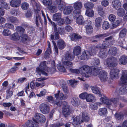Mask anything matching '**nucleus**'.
Masks as SVG:
<instances>
[{
    "instance_id": "obj_1",
    "label": "nucleus",
    "mask_w": 127,
    "mask_h": 127,
    "mask_svg": "<svg viewBox=\"0 0 127 127\" xmlns=\"http://www.w3.org/2000/svg\"><path fill=\"white\" fill-rule=\"evenodd\" d=\"M107 66L111 69L110 72V76L112 79L117 78L118 77L119 71L117 69H113L117 65V59L114 57L108 58L106 59Z\"/></svg>"
},
{
    "instance_id": "obj_2",
    "label": "nucleus",
    "mask_w": 127,
    "mask_h": 127,
    "mask_svg": "<svg viewBox=\"0 0 127 127\" xmlns=\"http://www.w3.org/2000/svg\"><path fill=\"white\" fill-rule=\"evenodd\" d=\"M100 100L104 104L107 105H110L112 102L114 105L117 106L119 102V99L117 98H114L111 99H109L107 98H101Z\"/></svg>"
},
{
    "instance_id": "obj_3",
    "label": "nucleus",
    "mask_w": 127,
    "mask_h": 127,
    "mask_svg": "<svg viewBox=\"0 0 127 127\" xmlns=\"http://www.w3.org/2000/svg\"><path fill=\"white\" fill-rule=\"evenodd\" d=\"M47 68L46 65V61H43L40 63V68L38 67L36 68V71L39 75H40L41 73L45 76H47V74L43 70L46 71Z\"/></svg>"
},
{
    "instance_id": "obj_4",
    "label": "nucleus",
    "mask_w": 127,
    "mask_h": 127,
    "mask_svg": "<svg viewBox=\"0 0 127 127\" xmlns=\"http://www.w3.org/2000/svg\"><path fill=\"white\" fill-rule=\"evenodd\" d=\"M109 35V34L108 33L97 34L95 36L90 37V40L93 42H96L104 37H107Z\"/></svg>"
},
{
    "instance_id": "obj_5",
    "label": "nucleus",
    "mask_w": 127,
    "mask_h": 127,
    "mask_svg": "<svg viewBox=\"0 0 127 127\" xmlns=\"http://www.w3.org/2000/svg\"><path fill=\"white\" fill-rule=\"evenodd\" d=\"M92 71L91 68L88 65H85L83 66L80 68V73L85 75L86 77H88L89 75H87L90 74Z\"/></svg>"
},
{
    "instance_id": "obj_6",
    "label": "nucleus",
    "mask_w": 127,
    "mask_h": 127,
    "mask_svg": "<svg viewBox=\"0 0 127 127\" xmlns=\"http://www.w3.org/2000/svg\"><path fill=\"white\" fill-rule=\"evenodd\" d=\"M39 108L41 112L44 114L48 113L50 110V107L48 105L43 103L40 105Z\"/></svg>"
},
{
    "instance_id": "obj_7",
    "label": "nucleus",
    "mask_w": 127,
    "mask_h": 127,
    "mask_svg": "<svg viewBox=\"0 0 127 127\" xmlns=\"http://www.w3.org/2000/svg\"><path fill=\"white\" fill-rule=\"evenodd\" d=\"M113 37L110 36L105 38V40L103 42L102 44V48L104 49L106 48L110 45L112 44Z\"/></svg>"
},
{
    "instance_id": "obj_8",
    "label": "nucleus",
    "mask_w": 127,
    "mask_h": 127,
    "mask_svg": "<svg viewBox=\"0 0 127 127\" xmlns=\"http://www.w3.org/2000/svg\"><path fill=\"white\" fill-rule=\"evenodd\" d=\"M34 117L35 120H33L34 122L36 123H37L38 122L40 123H43L45 122L46 119L45 116L43 115L38 113H36L34 115Z\"/></svg>"
},
{
    "instance_id": "obj_9",
    "label": "nucleus",
    "mask_w": 127,
    "mask_h": 127,
    "mask_svg": "<svg viewBox=\"0 0 127 127\" xmlns=\"http://www.w3.org/2000/svg\"><path fill=\"white\" fill-rule=\"evenodd\" d=\"M35 10V15L34 17L35 22L36 26L37 27H39V22H40L41 24L42 23V21L40 16V15L41 14L40 12V10L39 11H38L37 10Z\"/></svg>"
},
{
    "instance_id": "obj_10",
    "label": "nucleus",
    "mask_w": 127,
    "mask_h": 127,
    "mask_svg": "<svg viewBox=\"0 0 127 127\" xmlns=\"http://www.w3.org/2000/svg\"><path fill=\"white\" fill-rule=\"evenodd\" d=\"M90 52L87 51H84L80 56L78 57L79 59L84 60L85 59H88L90 56Z\"/></svg>"
},
{
    "instance_id": "obj_11",
    "label": "nucleus",
    "mask_w": 127,
    "mask_h": 127,
    "mask_svg": "<svg viewBox=\"0 0 127 127\" xmlns=\"http://www.w3.org/2000/svg\"><path fill=\"white\" fill-rule=\"evenodd\" d=\"M98 76L100 79L102 81H106L107 79V73L104 71H100L99 74Z\"/></svg>"
},
{
    "instance_id": "obj_12",
    "label": "nucleus",
    "mask_w": 127,
    "mask_h": 127,
    "mask_svg": "<svg viewBox=\"0 0 127 127\" xmlns=\"http://www.w3.org/2000/svg\"><path fill=\"white\" fill-rule=\"evenodd\" d=\"M57 93L55 95V97L56 98V99L58 100L59 97L61 99L65 100L67 98L68 96L67 95H64L62 93H60V91H58Z\"/></svg>"
},
{
    "instance_id": "obj_13",
    "label": "nucleus",
    "mask_w": 127,
    "mask_h": 127,
    "mask_svg": "<svg viewBox=\"0 0 127 127\" xmlns=\"http://www.w3.org/2000/svg\"><path fill=\"white\" fill-rule=\"evenodd\" d=\"M121 80L123 84H127V71L123 70Z\"/></svg>"
},
{
    "instance_id": "obj_14",
    "label": "nucleus",
    "mask_w": 127,
    "mask_h": 127,
    "mask_svg": "<svg viewBox=\"0 0 127 127\" xmlns=\"http://www.w3.org/2000/svg\"><path fill=\"white\" fill-rule=\"evenodd\" d=\"M26 125L27 127H38V125L33 120H29L26 123Z\"/></svg>"
},
{
    "instance_id": "obj_15",
    "label": "nucleus",
    "mask_w": 127,
    "mask_h": 127,
    "mask_svg": "<svg viewBox=\"0 0 127 127\" xmlns=\"http://www.w3.org/2000/svg\"><path fill=\"white\" fill-rule=\"evenodd\" d=\"M21 3L20 0H12L10 2L11 6L14 7H19Z\"/></svg>"
},
{
    "instance_id": "obj_16",
    "label": "nucleus",
    "mask_w": 127,
    "mask_h": 127,
    "mask_svg": "<svg viewBox=\"0 0 127 127\" xmlns=\"http://www.w3.org/2000/svg\"><path fill=\"white\" fill-rule=\"evenodd\" d=\"M112 4L113 8L116 9H119L121 7V3L119 0L113 1Z\"/></svg>"
},
{
    "instance_id": "obj_17",
    "label": "nucleus",
    "mask_w": 127,
    "mask_h": 127,
    "mask_svg": "<svg viewBox=\"0 0 127 127\" xmlns=\"http://www.w3.org/2000/svg\"><path fill=\"white\" fill-rule=\"evenodd\" d=\"M56 3L58 5V8L60 10L62 11L65 7L64 3L61 0H56Z\"/></svg>"
},
{
    "instance_id": "obj_18",
    "label": "nucleus",
    "mask_w": 127,
    "mask_h": 127,
    "mask_svg": "<svg viewBox=\"0 0 127 127\" xmlns=\"http://www.w3.org/2000/svg\"><path fill=\"white\" fill-rule=\"evenodd\" d=\"M56 104L59 106H61V105H63V108H66L70 107L68 105V103L65 101H57V102H55Z\"/></svg>"
},
{
    "instance_id": "obj_19",
    "label": "nucleus",
    "mask_w": 127,
    "mask_h": 127,
    "mask_svg": "<svg viewBox=\"0 0 127 127\" xmlns=\"http://www.w3.org/2000/svg\"><path fill=\"white\" fill-rule=\"evenodd\" d=\"M71 40L73 41H77L82 38V37L77 34L74 33H72L70 36Z\"/></svg>"
},
{
    "instance_id": "obj_20",
    "label": "nucleus",
    "mask_w": 127,
    "mask_h": 127,
    "mask_svg": "<svg viewBox=\"0 0 127 127\" xmlns=\"http://www.w3.org/2000/svg\"><path fill=\"white\" fill-rule=\"evenodd\" d=\"M71 111L70 107L62 109L63 114L65 117H67L70 115L71 113Z\"/></svg>"
},
{
    "instance_id": "obj_21",
    "label": "nucleus",
    "mask_w": 127,
    "mask_h": 127,
    "mask_svg": "<svg viewBox=\"0 0 127 127\" xmlns=\"http://www.w3.org/2000/svg\"><path fill=\"white\" fill-rule=\"evenodd\" d=\"M127 93V85L122 86L119 89L118 91L119 95H124Z\"/></svg>"
},
{
    "instance_id": "obj_22",
    "label": "nucleus",
    "mask_w": 127,
    "mask_h": 127,
    "mask_svg": "<svg viewBox=\"0 0 127 127\" xmlns=\"http://www.w3.org/2000/svg\"><path fill=\"white\" fill-rule=\"evenodd\" d=\"M72 119L74 123L76 125L80 124L83 122L82 117L80 116H77L72 118Z\"/></svg>"
},
{
    "instance_id": "obj_23",
    "label": "nucleus",
    "mask_w": 127,
    "mask_h": 127,
    "mask_svg": "<svg viewBox=\"0 0 127 127\" xmlns=\"http://www.w3.org/2000/svg\"><path fill=\"white\" fill-rule=\"evenodd\" d=\"M52 68L48 67L47 71L50 74H53L55 72L56 70L55 68V65L54 61H53L51 64Z\"/></svg>"
},
{
    "instance_id": "obj_24",
    "label": "nucleus",
    "mask_w": 127,
    "mask_h": 127,
    "mask_svg": "<svg viewBox=\"0 0 127 127\" xmlns=\"http://www.w3.org/2000/svg\"><path fill=\"white\" fill-rule=\"evenodd\" d=\"M127 32V29L125 28L121 29L119 33V38H122L125 37L126 34Z\"/></svg>"
},
{
    "instance_id": "obj_25",
    "label": "nucleus",
    "mask_w": 127,
    "mask_h": 127,
    "mask_svg": "<svg viewBox=\"0 0 127 127\" xmlns=\"http://www.w3.org/2000/svg\"><path fill=\"white\" fill-rule=\"evenodd\" d=\"M117 52V48L114 47H112L109 49L108 54L111 56H114L116 55Z\"/></svg>"
},
{
    "instance_id": "obj_26",
    "label": "nucleus",
    "mask_w": 127,
    "mask_h": 127,
    "mask_svg": "<svg viewBox=\"0 0 127 127\" xmlns=\"http://www.w3.org/2000/svg\"><path fill=\"white\" fill-rule=\"evenodd\" d=\"M72 104L75 106H78L80 104V101L78 98H73L71 100Z\"/></svg>"
},
{
    "instance_id": "obj_27",
    "label": "nucleus",
    "mask_w": 127,
    "mask_h": 127,
    "mask_svg": "<svg viewBox=\"0 0 127 127\" xmlns=\"http://www.w3.org/2000/svg\"><path fill=\"white\" fill-rule=\"evenodd\" d=\"M107 51L104 49H101L99 54V57L102 59L105 58L107 57Z\"/></svg>"
},
{
    "instance_id": "obj_28",
    "label": "nucleus",
    "mask_w": 127,
    "mask_h": 127,
    "mask_svg": "<svg viewBox=\"0 0 127 127\" xmlns=\"http://www.w3.org/2000/svg\"><path fill=\"white\" fill-rule=\"evenodd\" d=\"M102 69V67L101 66L100 67L95 66L94 68L91 72H92L94 76H97L98 74H99V71H100V70Z\"/></svg>"
},
{
    "instance_id": "obj_29",
    "label": "nucleus",
    "mask_w": 127,
    "mask_h": 127,
    "mask_svg": "<svg viewBox=\"0 0 127 127\" xmlns=\"http://www.w3.org/2000/svg\"><path fill=\"white\" fill-rule=\"evenodd\" d=\"M115 116L117 120L121 121L123 120L124 115L122 112L116 113L115 114Z\"/></svg>"
},
{
    "instance_id": "obj_30",
    "label": "nucleus",
    "mask_w": 127,
    "mask_h": 127,
    "mask_svg": "<svg viewBox=\"0 0 127 127\" xmlns=\"http://www.w3.org/2000/svg\"><path fill=\"white\" fill-rule=\"evenodd\" d=\"M7 20L8 21L16 25L18 24L19 22L18 19L17 18L14 16L8 17L7 18Z\"/></svg>"
},
{
    "instance_id": "obj_31",
    "label": "nucleus",
    "mask_w": 127,
    "mask_h": 127,
    "mask_svg": "<svg viewBox=\"0 0 127 127\" xmlns=\"http://www.w3.org/2000/svg\"><path fill=\"white\" fill-rule=\"evenodd\" d=\"M73 52L74 55H78L81 52V48L79 46H76L74 47Z\"/></svg>"
},
{
    "instance_id": "obj_32",
    "label": "nucleus",
    "mask_w": 127,
    "mask_h": 127,
    "mask_svg": "<svg viewBox=\"0 0 127 127\" xmlns=\"http://www.w3.org/2000/svg\"><path fill=\"white\" fill-rule=\"evenodd\" d=\"M57 46L59 49L62 50L64 48L65 45L64 41L63 40L60 39L58 42Z\"/></svg>"
},
{
    "instance_id": "obj_33",
    "label": "nucleus",
    "mask_w": 127,
    "mask_h": 127,
    "mask_svg": "<svg viewBox=\"0 0 127 127\" xmlns=\"http://www.w3.org/2000/svg\"><path fill=\"white\" fill-rule=\"evenodd\" d=\"M73 9V7L71 6H69L66 7L64 9L63 13L65 14H68L71 13Z\"/></svg>"
},
{
    "instance_id": "obj_34",
    "label": "nucleus",
    "mask_w": 127,
    "mask_h": 127,
    "mask_svg": "<svg viewBox=\"0 0 127 127\" xmlns=\"http://www.w3.org/2000/svg\"><path fill=\"white\" fill-rule=\"evenodd\" d=\"M74 57V56L72 55V53L69 52H67L65 55L64 58L66 60L72 61Z\"/></svg>"
},
{
    "instance_id": "obj_35",
    "label": "nucleus",
    "mask_w": 127,
    "mask_h": 127,
    "mask_svg": "<svg viewBox=\"0 0 127 127\" xmlns=\"http://www.w3.org/2000/svg\"><path fill=\"white\" fill-rule=\"evenodd\" d=\"M120 64L125 65L127 63V57L123 56L121 57L119 60Z\"/></svg>"
},
{
    "instance_id": "obj_36",
    "label": "nucleus",
    "mask_w": 127,
    "mask_h": 127,
    "mask_svg": "<svg viewBox=\"0 0 127 127\" xmlns=\"http://www.w3.org/2000/svg\"><path fill=\"white\" fill-rule=\"evenodd\" d=\"M107 112V110L106 108H100L99 109L98 114L101 116L105 115Z\"/></svg>"
},
{
    "instance_id": "obj_37",
    "label": "nucleus",
    "mask_w": 127,
    "mask_h": 127,
    "mask_svg": "<svg viewBox=\"0 0 127 127\" xmlns=\"http://www.w3.org/2000/svg\"><path fill=\"white\" fill-rule=\"evenodd\" d=\"M82 3L81 2H77L74 3L73 6L76 10H79L82 8Z\"/></svg>"
},
{
    "instance_id": "obj_38",
    "label": "nucleus",
    "mask_w": 127,
    "mask_h": 127,
    "mask_svg": "<svg viewBox=\"0 0 127 127\" xmlns=\"http://www.w3.org/2000/svg\"><path fill=\"white\" fill-rule=\"evenodd\" d=\"M54 30V35L51 34V39H59V35L57 31V28L56 30Z\"/></svg>"
},
{
    "instance_id": "obj_39",
    "label": "nucleus",
    "mask_w": 127,
    "mask_h": 127,
    "mask_svg": "<svg viewBox=\"0 0 127 127\" xmlns=\"http://www.w3.org/2000/svg\"><path fill=\"white\" fill-rule=\"evenodd\" d=\"M91 88L93 93L95 94H99V96L101 95V94L99 91V88L92 86L91 87Z\"/></svg>"
},
{
    "instance_id": "obj_40",
    "label": "nucleus",
    "mask_w": 127,
    "mask_h": 127,
    "mask_svg": "<svg viewBox=\"0 0 127 127\" xmlns=\"http://www.w3.org/2000/svg\"><path fill=\"white\" fill-rule=\"evenodd\" d=\"M63 64L66 68L72 67L73 66L72 62L70 61H64L63 63Z\"/></svg>"
},
{
    "instance_id": "obj_41",
    "label": "nucleus",
    "mask_w": 127,
    "mask_h": 127,
    "mask_svg": "<svg viewBox=\"0 0 127 127\" xmlns=\"http://www.w3.org/2000/svg\"><path fill=\"white\" fill-rule=\"evenodd\" d=\"M82 118L83 120L85 122H87L89 121V117L87 113L84 112L82 114Z\"/></svg>"
},
{
    "instance_id": "obj_42",
    "label": "nucleus",
    "mask_w": 127,
    "mask_h": 127,
    "mask_svg": "<svg viewBox=\"0 0 127 127\" xmlns=\"http://www.w3.org/2000/svg\"><path fill=\"white\" fill-rule=\"evenodd\" d=\"M94 6V4L92 2H88L84 4V6L85 8L92 9Z\"/></svg>"
},
{
    "instance_id": "obj_43",
    "label": "nucleus",
    "mask_w": 127,
    "mask_h": 127,
    "mask_svg": "<svg viewBox=\"0 0 127 127\" xmlns=\"http://www.w3.org/2000/svg\"><path fill=\"white\" fill-rule=\"evenodd\" d=\"M97 10L98 14L100 16H103L105 14L104 10L102 6H98Z\"/></svg>"
},
{
    "instance_id": "obj_44",
    "label": "nucleus",
    "mask_w": 127,
    "mask_h": 127,
    "mask_svg": "<svg viewBox=\"0 0 127 127\" xmlns=\"http://www.w3.org/2000/svg\"><path fill=\"white\" fill-rule=\"evenodd\" d=\"M30 0L34 6V9L39 11L40 9V5L35 2V0Z\"/></svg>"
},
{
    "instance_id": "obj_45",
    "label": "nucleus",
    "mask_w": 127,
    "mask_h": 127,
    "mask_svg": "<svg viewBox=\"0 0 127 127\" xmlns=\"http://www.w3.org/2000/svg\"><path fill=\"white\" fill-rule=\"evenodd\" d=\"M102 20L100 17H98L96 18L95 21V26L98 27H100L101 25Z\"/></svg>"
},
{
    "instance_id": "obj_46",
    "label": "nucleus",
    "mask_w": 127,
    "mask_h": 127,
    "mask_svg": "<svg viewBox=\"0 0 127 127\" xmlns=\"http://www.w3.org/2000/svg\"><path fill=\"white\" fill-rule=\"evenodd\" d=\"M125 11L124 9L122 8H120L118 9L117 13L119 17H123L125 14Z\"/></svg>"
},
{
    "instance_id": "obj_47",
    "label": "nucleus",
    "mask_w": 127,
    "mask_h": 127,
    "mask_svg": "<svg viewBox=\"0 0 127 127\" xmlns=\"http://www.w3.org/2000/svg\"><path fill=\"white\" fill-rule=\"evenodd\" d=\"M86 15L89 17H92L94 15V12L92 9H87L86 11Z\"/></svg>"
},
{
    "instance_id": "obj_48",
    "label": "nucleus",
    "mask_w": 127,
    "mask_h": 127,
    "mask_svg": "<svg viewBox=\"0 0 127 127\" xmlns=\"http://www.w3.org/2000/svg\"><path fill=\"white\" fill-rule=\"evenodd\" d=\"M61 18V14L60 13H56L53 15V20L55 21H58Z\"/></svg>"
},
{
    "instance_id": "obj_49",
    "label": "nucleus",
    "mask_w": 127,
    "mask_h": 127,
    "mask_svg": "<svg viewBox=\"0 0 127 127\" xmlns=\"http://www.w3.org/2000/svg\"><path fill=\"white\" fill-rule=\"evenodd\" d=\"M86 32L88 34H90L92 33L93 31V26H85Z\"/></svg>"
},
{
    "instance_id": "obj_50",
    "label": "nucleus",
    "mask_w": 127,
    "mask_h": 127,
    "mask_svg": "<svg viewBox=\"0 0 127 127\" xmlns=\"http://www.w3.org/2000/svg\"><path fill=\"white\" fill-rule=\"evenodd\" d=\"M95 97L93 95L91 94H89L87 95L86 98L87 101L88 102H92L93 100L94 99Z\"/></svg>"
},
{
    "instance_id": "obj_51",
    "label": "nucleus",
    "mask_w": 127,
    "mask_h": 127,
    "mask_svg": "<svg viewBox=\"0 0 127 127\" xmlns=\"http://www.w3.org/2000/svg\"><path fill=\"white\" fill-rule=\"evenodd\" d=\"M96 47L93 46L88 51L90 52V56L94 55L96 54L97 51V50L96 49Z\"/></svg>"
},
{
    "instance_id": "obj_52",
    "label": "nucleus",
    "mask_w": 127,
    "mask_h": 127,
    "mask_svg": "<svg viewBox=\"0 0 127 127\" xmlns=\"http://www.w3.org/2000/svg\"><path fill=\"white\" fill-rule=\"evenodd\" d=\"M76 22L79 25H82L84 23L83 18L82 16H79L78 18L76 19Z\"/></svg>"
},
{
    "instance_id": "obj_53",
    "label": "nucleus",
    "mask_w": 127,
    "mask_h": 127,
    "mask_svg": "<svg viewBox=\"0 0 127 127\" xmlns=\"http://www.w3.org/2000/svg\"><path fill=\"white\" fill-rule=\"evenodd\" d=\"M57 67L58 69L62 72H65L66 69L61 64L59 63L57 65Z\"/></svg>"
},
{
    "instance_id": "obj_54",
    "label": "nucleus",
    "mask_w": 127,
    "mask_h": 127,
    "mask_svg": "<svg viewBox=\"0 0 127 127\" xmlns=\"http://www.w3.org/2000/svg\"><path fill=\"white\" fill-rule=\"evenodd\" d=\"M16 31L21 34H23L24 33L25 29L22 27L18 26L16 28Z\"/></svg>"
},
{
    "instance_id": "obj_55",
    "label": "nucleus",
    "mask_w": 127,
    "mask_h": 127,
    "mask_svg": "<svg viewBox=\"0 0 127 127\" xmlns=\"http://www.w3.org/2000/svg\"><path fill=\"white\" fill-rule=\"evenodd\" d=\"M80 11L75 10L73 12V16L74 18H76L77 19L79 16H80Z\"/></svg>"
},
{
    "instance_id": "obj_56",
    "label": "nucleus",
    "mask_w": 127,
    "mask_h": 127,
    "mask_svg": "<svg viewBox=\"0 0 127 127\" xmlns=\"http://www.w3.org/2000/svg\"><path fill=\"white\" fill-rule=\"evenodd\" d=\"M102 26V28L104 30H107L109 27V24L107 21H105L103 22Z\"/></svg>"
},
{
    "instance_id": "obj_57",
    "label": "nucleus",
    "mask_w": 127,
    "mask_h": 127,
    "mask_svg": "<svg viewBox=\"0 0 127 127\" xmlns=\"http://www.w3.org/2000/svg\"><path fill=\"white\" fill-rule=\"evenodd\" d=\"M48 9L50 12L54 13L57 11V8L55 6H51L48 7Z\"/></svg>"
},
{
    "instance_id": "obj_58",
    "label": "nucleus",
    "mask_w": 127,
    "mask_h": 127,
    "mask_svg": "<svg viewBox=\"0 0 127 127\" xmlns=\"http://www.w3.org/2000/svg\"><path fill=\"white\" fill-rule=\"evenodd\" d=\"M29 5L27 2H24L22 3L21 4V8L24 10H26L29 8Z\"/></svg>"
},
{
    "instance_id": "obj_59",
    "label": "nucleus",
    "mask_w": 127,
    "mask_h": 127,
    "mask_svg": "<svg viewBox=\"0 0 127 127\" xmlns=\"http://www.w3.org/2000/svg\"><path fill=\"white\" fill-rule=\"evenodd\" d=\"M11 38L12 40H15L19 39V37L18 34L16 33L11 35Z\"/></svg>"
},
{
    "instance_id": "obj_60",
    "label": "nucleus",
    "mask_w": 127,
    "mask_h": 127,
    "mask_svg": "<svg viewBox=\"0 0 127 127\" xmlns=\"http://www.w3.org/2000/svg\"><path fill=\"white\" fill-rule=\"evenodd\" d=\"M42 2L45 5L49 6L52 4V1L51 0H43Z\"/></svg>"
},
{
    "instance_id": "obj_61",
    "label": "nucleus",
    "mask_w": 127,
    "mask_h": 127,
    "mask_svg": "<svg viewBox=\"0 0 127 127\" xmlns=\"http://www.w3.org/2000/svg\"><path fill=\"white\" fill-rule=\"evenodd\" d=\"M3 34L5 36H9L11 33L10 31L8 29H4L2 32Z\"/></svg>"
},
{
    "instance_id": "obj_62",
    "label": "nucleus",
    "mask_w": 127,
    "mask_h": 127,
    "mask_svg": "<svg viewBox=\"0 0 127 127\" xmlns=\"http://www.w3.org/2000/svg\"><path fill=\"white\" fill-rule=\"evenodd\" d=\"M47 99L48 100V101L49 102L51 103H54V104H55V102H57V101H56V100H54L53 99V97L51 96H48L47 97Z\"/></svg>"
},
{
    "instance_id": "obj_63",
    "label": "nucleus",
    "mask_w": 127,
    "mask_h": 127,
    "mask_svg": "<svg viewBox=\"0 0 127 127\" xmlns=\"http://www.w3.org/2000/svg\"><path fill=\"white\" fill-rule=\"evenodd\" d=\"M22 38L21 41H22L25 43L28 39V37L27 35L26 34H22V35H21Z\"/></svg>"
},
{
    "instance_id": "obj_64",
    "label": "nucleus",
    "mask_w": 127,
    "mask_h": 127,
    "mask_svg": "<svg viewBox=\"0 0 127 127\" xmlns=\"http://www.w3.org/2000/svg\"><path fill=\"white\" fill-rule=\"evenodd\" d=\"M62 88L64 92L66 94L68 93V90L66 85L65 84H63L62 85Z\"/></svg>"
}]
</instances>
